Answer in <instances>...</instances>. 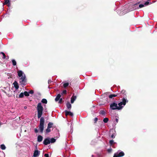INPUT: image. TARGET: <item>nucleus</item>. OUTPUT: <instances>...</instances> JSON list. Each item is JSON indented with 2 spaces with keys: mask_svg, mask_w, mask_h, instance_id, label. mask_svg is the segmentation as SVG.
I'll list each match as a JSON object with an SVG mask.
<instances>
[{
  "mask_svg": "<svg viewBox=\"0 0 157 157\" xmlns=\"http://www.w3.org/2000/svg\"><path fill=\"white\" fill-rule=\"evenodd\" d=\"M37 111L38 117V118H40V123L39 126V129L41 133L43 132L44 129V119L43 117H41L43 113V107L42 106L41 103H38L37 106Z\"/></svg>",
  "mask_w": 157,
  "mask_h": 157,
  "instance_id": "nucleus-1",
  "label": "nucleus"
},
{
  "mask_svg": "<svg viewBox=\"0 0 157 157\" xmlns=\"http://www.w3.org/2000/svg\"><path fill=\"white\" fill-rule=\"evenodd\" d=\"M110 108L113 110L115 109L121 110L122 109V108L117 106V104L115 102H113L110 104Z\"/></svg>",
  "mask_w": 157,
  "mask_h": 157,
  "instance_id": "nucleus-2",
  "label": "nucleus"
},
{
  "mask_svg": "<svg viewBox=\"0 0 157 157\" xmlns=\"http://www.w3.org/2000/svg\"><path fill=\"white\" fill-rule=\"evenodd\" d=\"M128 102V100L126 98H124L122 100V101L118 103V107H121L122 109L126 105V103Z\"/></svg>",
  "mask_w": 157,
  "mask_h": 157,
  "instance_id": "nucleus-3",
  "label": "nucleus"
},
{
  "mask_svg": "<svg viewBox=\"0 0 157 157\" xmlns=\"http://www.w3.org/2000/svg\"><path fill=\"white\" fill-rule=\"evenodd\" d=\"M20 82L21 85L25 86L26 84V76L25 74L22 77H21L20 79Z\"/></svg>",
  "mask_w": 157,
  "mask_h": 157,
  "instance_id": "nucleus-4",
  "label": "nucleus"
},
{
  "mask_svg": "<svg viewBox=\"0 0 157 157\" xmlns=\"http://www.w3.org/2000/svg\"><path fill=\"white\" fill-rule=\"evenodd\" d=\"M124 153L123 151L119 150L114 154L113 157H121L124 156Z\"/></svg>",
  "mask_w": 157,
  "mask_h": 157,
  "instance_id": "nucleus-5",
  "label": "nucleus"
},
{
  "mask_svg": "<svg viewBox=\"0 0 157 157\" xmlns=\"http://www.w3.org/2000/svg\"><path fill=\"white\" fill-rule=\"evenodd\" d=\"M40 154V151L37 150V147H36V150L34 151L33 157H38Z\"/></svg>",
  "mask_w": 157,
  "mask_h": 157,
  "instance_id": "nucleus-6",
  "label": "nucleus"
},
{
  "mask_svg": "<svg viewBox=\"0 0 157 157\" xmlns=\"http://www.w3.org/2000/svg\"><path fill=\"white\" fill-rule=\"evenodd\" d=\"M43 143L45 145H47L50 143V139L47 138L45 139L43 141Z\"/></svg>",
  "mask_w": 157,
  "mask_h": 157,
  "instance_id": "nucleus-7",
  "label": "nucleus"
},
{
  "mask_svg": "<svg viewBox=\"0 0 157 157\" xmlns=\"http://www.w3.org/2000/svg\"><path fill=\"white\" fill-rule=\"evenodd\" d=\"M17 74L18 76L19 77H22L24 75V74L23 71L21 70L18 71L17 72Z\"/></svg>",
  "mask_w": 157,
  "mask_h": 157,
  "instance_id": "nucleus-8",
  "label": "nucleus"
},
{
  "mask_svg": "<svg viewBox=\"0 0 157 157\" xmlns=\"http://www.w3.org/2000/svg\"><path fill=\"white\" fill-rule=\"evenodd\" d=\"M65 115L66 116H67L68 115H69L71 116L72 117L73 116V114L70 111H68L67 110L65 111Z\"/></svg>",
  "mask_w": 157,
  "mask_h": 157,
  "instance_id": "nucleus-9",
  "label": "nucleus"
},
{
  "mask_svg": "<svg viewBox=\"0 0 157 157\" xmlns=\"http://www.w3.org/2000/svg\"><path fill=\"white\" fill-rule=\"evenodd\" d=\"M76 98V97L75 96H73L71 98V103L72 104L74 103V101L75 100Z\"/></svg>",
  "mask_w": 157,
  "mask_h": 157,
  "instance_id": "nucleus-10",
  "label": "nucleus"
},
{
  "mask_svg": "<svg viewBox=\"0 0 157 157\" xmlns=\"http://www.w3.org/2000/svg\"><path fill=\"white\" fill-rule=\"evenodd\" d=\"M13 84L14 85V87L17 90L19 88V86L18 85V84L17 82L15 81L13 83Z\"/></svg>",
  "mask_w": 157,
  "mask_h": 157,
  "instance_id": "nucleus-11",
  "label": "nucleus"
},
{
  "mask_svg": "<svg viewBox=\"0 0 157 157\" xmlns=\"http://www.w3.org/2000/svg\"><path fill=\"white\" fill-rule=\"evenodd\" d=\"M43 137L41 135H39L37 137V141L40 142L43 140Z\"/></svg>",
  "mask_w": 157,
  "mask_h": 157,
  "instance_id": "nucleus-12",
  "label": "nucleus"
},
{
  "mask_svg": "<svg viewBox=\"0 0 157 157\" xmlns=\"http://www.w3.org/2000/svg\"><path fill=\"white\" fill-rule=\"evenodd\" d=\"M61 97V95L60 94H58L55 99V101H59V100L60 98Z\"/></svg>",
  "mask_w": 157,
  "mask_h": 157,
  "instance_id": "nucleus-13",
  "label": "nucleus"
},
{
  "mask_svg": "<svg viewBox=\"0 0 157 157\" xmlns=\"http://www.w3.org/2000/svg\"><path fill=\"white\" fill-rule=\"evenodd\" d=\"M140 3V2H138V3H136L134 5H133V8L132 9H131V10H130V11H132L136 9V8H135V7L138 4Z\"/></svg>",
  "mask_w": 157,
  "mask_h": 157,
  "instance_id": "nucleus-14",
  "label": "nucleus"
},
{
  "mask_svg": "<svg viewBox=\"0 0 157 157\" xmlns=\"http://www.w3.org/2000/svg\"><path fill=\"white\" fill-rule=\"evenodd\" d=\"M66 106L67 109H71V104L69 102H68L66 104Z\"/></svg>",
  "mask_w": 157,
  "mask_h": 157,
  "instance_id": "nucleus-15",
  "label": "nucleus"
},
{
  "mask_svg": "<svg viewBox=\"0 0 157 157\" xmlns=\"http://www.w3.org/2000/svg\"><path fill=\"white\" fill-rule=\"evenodd\" d=\"M119 95L118 94L117 95H116L115 94H110L109 96V97L110 98H112L113 97H115L116 96H117V95Z\"/></svg>",
  "mask_w": 157,
  "mask_h": 157,
  "instance_id": "nucleus-16",
  "label": "nucleus"
},
{
  "mask_svg": "<svg viewBox=\"0 0 157 157\" xmlns=\"http://www.w3.org/2000/svg\"><path fill=\"white\" fill-rule=\"evenodd\" d=\"M0 148L2 150H5L6 148L4 144H2L0 146Z\"/></svg>",
  "mask_w": 157,
  "mask_h": 157,
  "instance_id": "nucleus-17",
  "label": "nucleus"
},
{
  "mask_svg": "<svg viewBox=\"0 0 157 157\" xmlns=\"http://www.w3.org/2000/svg\"><path fill=\"white\" fill-rule=\"evenodd\" d=\"M53 125V123H52L49 122L48 125V128H50L52 127Z\"/></svg>",
  "mask_w": 157,
  "mask_h": 157,
  "instance_id": "nucleus-18",
  "label": "nucleus"
},
{
  "mask_svg": "<svg viewBox=\"0 0 157 157\" xmlns=\"http://www.w3.org/2000/svg\"><path fill=\"white\" fill-rule=\"evenodd\" d=\"M10 0H5L4 2L3 3V5H6V4H9L10 5Z\"/></svg>",
  "mask_w": 157,
  "mask_h": 157,
  "instance_id": "nucleus-19",
  "label": "nucleus"
},
{
  "mask_svg": "<svg viewBox=\"0 0 157 157\" xmlns=\"http://www.w3.org/2000/svg\"><path fill=\"white\" fill-rule=\"evenodd\" d=\"M109 143L111 146H112L113 147H114V146L113 145V144L114 143V141L113 140H110Z\"/></svg>",
  "mask_w": 157,
  "mask_h": 157,
  "instance_id": "nucleus-20",
  "label": "nucleus"
},
{
  "mask_svg": "<svg viewBox=\"0 0 157 157\" xmlns=\"http://www.w3.org/2000/svg\"><path fill=\"white\" fill-rule=\"evenodd\" d=\"M50 143H53L56 142V140L54 138H52L51 139H50Z\"/></svg>",
  "mask_w": 157,
  "mask_h": 157,
  "instance_id": "nucleus-21",
  "label": "nucleus"
},
{
  "mask_svg": "<svg viewBox=\"0 0 157 157\" xmlns=\"http://www.w3.org/2000/svg\"><path fill=\"white\" fill-rule=\"evenodd\" d=\"M41 102L43 103L47 104V100L45 99L44 98L43 99L41 100Z\"/></svg>",
  "mask_w": 157,
  "mask_h": 157,
  "instance_id": "nucleus-22",
  "label": "nucleus"
},
{
  "mask_svg": "<svg viewBox=\"0 0 157 157\" xmlns=\"http://www.w3.org/2000/svg\"><path fill=\"white\" fill-rule=\"evenodd\" d=\"M69 83L68 82H66L64 83L63 86L64 88H66V87L69 86Z\"/></svg>",
  "mask_w": 157,
  "mask_h": 157,
  "instance_id": "nucleus-23",
  "label": "nucleus"
},
{
  "mask_svg": "<svg viewBox=\"0 0 157 157\" xmlns=\"http://www.w3.org/2000/svg\"><path fill=\"white\" fill-rule=\"evenodd\" d=\"M51 131L50 128H48V127H47V128L45 130V132L46 133H48L50 132Z\"/></svg>",
  "mask_w": 157,
  "mask_h": 157,
  "instance_id": "nucleus-24",
  "label": "nucleus"
},
{
  "mask_svg": "<svg viewBox=\"0 0 157 157\" xmlns=\"http://www.w3.org/2000/svg\"><path fill=\"white\" fill-rule=\"evenodd\" d=\"M12 61L13 66H15L16 65L17 63L15 60L13 59H12Z\"/></svg>",
  "mask_w": 157,
  "mask_h": 157,
  "instance_id": "nucleus-25",
  "label": "nucleus"
},
{
  "mask_svg": "<svg viewBox=\"0 0 157 157\" xmlns=\"http://www.w3.org/2000/svg\"><path fill=\"white\" fill-rule=\"evenodd\" d=\"M24 93L22 92L21 93V94H19V98H22L23 97L24 95Z\"/></svg>",
  "mask_w": 157,
  "mask_h": 157,
  "instance_id": "nucleus-26",
  "label": "nucleus"
},
{
  "mask_svg": "<svg viewBox=\"0 0 157 157\" xmlns=\"http://www.w3.org/2000/svg\"><path fill=\"white\" fill-rule=\"evenodd\" d=\"M109 121V119L107 118H105L103 119V121L105 123H107Z\"/></svg>",
  "mask_w": 157,
  "mask_h": 157,
  "instance_id": "nucleus-27",
  "label": "nucleus"
},
{
  "mask_svg": "<svg viewBox=\"0 0 157 157\" xmlns=\"http://www.w3.org/2000/svg\"><path fill=\"white\" fill-rule=\"evenodd\" d=\"M24 93V95L26 96H29V92L27 91H25Z\"/></svg>",
  "mask_w": 157,
  "mask_h": 157,
  "instance_id": "nucleus-28",
  "label": "nucleus"
},
{
  "mask_svg": "<svg viewBox=\"0 0 157 157\" xmlns=\"http://www.w3.org/2000/svg\"><path fill=\"white\" fill-rule=\"evenodd\" d=\"M118 121V119L117 118H116L115 119V121H114V123L116 125Z\"/></svg>",
  "mask_w": 157,
  "mask_h": 157,
  "instance_id": "nucleus-29",
  "label": "nucleus"
},
{
  "mask_svg": "<svg viewBox=\"0 0 157 157\" xmlns=\"http://www.w3.org/2000/svg\"><path fill=\"white\" fill-rule=\"evenodd\" d=\"M116 135V134L115 133H114L112 134L111 135V137L113 138H115V136Z\"/></svg>",
  "mask_w": 157,
  "mask_h": 157,
  "instance_id": "nucleus-30",
  "label": "nucleus"
},
{
  "mask_svg": "<svg viewBox=\"0 0 157 157\" xmlns=\"http://www.w3.org/2000/svg\"><path fill=\"white\" fill-rule=\"evenodd\" d=\"M100 113L102 115H105V112L104 110H102L100 112Z\"/></svg>",
  "mask_w": 157,
  "mask_h": 157,
  "instance_id": "nucleus-31",
  "label": "nucleus"
},
{
  "mask_svg": "<svg viewBox=\"0 0 157 157\" xmlns=\"http://www.w3.org/2000/svg\"><path fill=\"white\" fill-rule=\"evenodd\" d=\"M1 54H2L3 56V57H2V58L3 59H5L6 58V56L5 54V53L3 52H1Z\"/></svg>",
  "mask_w": 157,
  "mask_h": 157,
  "instance_id": "nucleus-32",
  "label": "nucleus"
},
{
  "mask_svg": "<svg viewBox=\"0 0 157 157\" xmlns=\"http://www.w3.org/2000/svg\"><path fill=\"white\" fill-rule=\"evenodd\" d=\"M62 101H63V99L62 98H60L59 100V103H60V104L62 102Z\"/></svg>",
  "mask_w": 157,
  "mask_h": 157,
  "instance_id": "nucleus-33",
  "label": "nucleus"
},
{
  "mask_svg": "<svg viewBox=\"0 0 157 157\" xmlns=\"http://www.w3.org/2000/svg\"><path fill=\"white\" fill-rule=\"evenodd\" d=\"M29 94H32L33 93V90H31L28 92Z\"/></svg>",
  "mask_w": 157,
  "mask_h": 157,
  "instance_id": "nucleus-34",
  "label": "nucleus"
},
{
  "mask_svg": "<svg viewBox=\"0 0 157 157\" xmlns=\"http://www.w3.org/2000/svg\"><path fill=\"white\" fill-rule=\"evenodd\" d=\"M98 119L97 117H95L94 119V123H96Z\"/></svg>",
  "mask_w": 157,
  "mask_h": 157,
  "instance_id": "nucleus-35",
  "label": "nucleus"
},
{
  "mask_svg": "<svg viewBox=\"0 0 157 157\" xmlns=\"http://www.w3.org/2000/svg\"><path fill=\"white\" fill-rule=\"evenodd\" d=\"M144 5L141 4L139 5V7L140 8H142V7H144Z\"/></svg>",
  "mask_w": 157,
  "mask_h": 157,
  "instance_id": "nucleus-36",
  "label": "nucleus"
},
{
  "mask_svg": "<svg viewBox=\"0 0 157 157\" xmlns=\"http://www.w3.org/2000/svg\"><path fill=\"white\" fill-rule=\"evenodd\" d=\"M149 2L148 1L146 2L144 4V5L147 6L149 4Z\"/></svg>",
  "mask_w": 157,
  "mask_h": 157,
  "instance_id": "nucleus-37",
  "label": "nucleus"
},
{
  "mask_svg": "<svg viewBox=\"0 0 157 157\" xmlns=\"http://www.w3.org/2000/svg\"><path fill=\"white\" fill-rule=\"evenodd\" d=\"M53 82L52 81H51V80L49 79L48 80V84H49L50 83H51L52 82Z\"/></svg>",
  "mask_w": 157,
  "mask_h": 157,
  "instance_id": "nucleus-38",
  "label": "nucleus"
},
{
  "mask_svg": "<svg viewBox=\"0 0 157 157\" xmlns=\"http://www.w3.org/2000/svg\"><path fill=\"white\" fill-rule=\"evenodd\" d=\"M67 93V91L66 90H64L62 92V94H66Z\"/></svg>",
  "mask_w": 157,
  "mask_h": 157,
  "instance_id": "nucleus-39",
  "label": "nucleus"
},
{
  "mask_svg": "<svg viewBox=\"0 0 157 157\" xmlns=\"http://www.w3.org/2000/svg\"><path fill=\"white\" fill-rule=\"evenodd\" d=\"M35 132L36 133H37L38 132V130L36 128H35L34 129Z\"/></svg>",
  "mask_w": 157,
  "mask_h": 157,
  "instance_id": "nucleus-40",
  "label": "nucleus"
},
{
  "mask_svg": "<svg viewBox=\"0 0 157 157\" xmlns=\"http://www.w3.org/2000/svg\"><path fill=\"white\" fill-rule=\"evenodd\" d=\"M112 150V149L111 148H109V149H108V150H107V151H108L109 152H110Z\"/></svg>",
  "mask_w": 157,
  "mask_h": 157,
  "instance_id": "nucleus-41",
  "label": "nucleus"
},
{
  "mask_svg": "<svg viewBox=\"0 0 157 157\" xmlns=\"http://www.w3.org/2000/svg\"><path fill=\"white\" fill-rule=\"evenodd\" d=\"M44 156L45 157H49V155L48 154H45Z\"/></svg>",
  "mask_w": 157,
  "mask_h": 157,
  "instance_id": "nucleus-42",
  "label": "nucleus"
},
{
  "mask_svg": "<svg viewBox=\"0 0 157 157\" xmlns=\"http://www.w3.org/2000/svg\"><path fill=\"white\" fill-rule=\"evenodd\" d=\"M125 92V91L124 90H122L121 91V93L122 94H124V93Z\"/></svg>",
  "mask_w": 157,
  "mask_h": 157,
  "instance_id": "nucleus-43",
  "label": "nucleus"
},
{
  "mask_svg": "<svg viewBox=\"0 0 157 157\" xmlns=\"http://www.w3.org/2000/svg\"><path fill=\"white\" fill-rule=\"evenodd\" d=\"M8 5V6L9 7L10 6V5L9 4H7Z\"/></svg>",
  "mask_w": 157,
  "mask_h": 157,
  "instance_id": "nucleus-44",
  "label": "nucleus"
},
{
  "mask_svg": "<svg viewBox=\"0 0 157 157\" xmlns=\"http://www.w3.org/2000/svg\"><path fill=\"white\" fill-rule=\"evenodd\" d=\"M27 107L26 106H25L24 107V109H26L27 108Z\"/></svg>",
  "mask_w": 157,
  "mask_h": 157,
  "instance_id": "nucleus-45",
  "label": "nucleus"
},
{
  "mask_svg": "<svg viewBox=\"0 0 157 157\" xmlns=\"http://www.w3.org/2000/svg\"><path fill=\"white\" fill-rule=\"evenodd\" d=\"M94 156V155H92V157H93Z\"/></svg>",
  "mask_w": 157,
  "mask_h": 157,
  "instance_id": "nucleus-46",
  "label": "nucleus"
}]
</instances>
